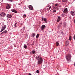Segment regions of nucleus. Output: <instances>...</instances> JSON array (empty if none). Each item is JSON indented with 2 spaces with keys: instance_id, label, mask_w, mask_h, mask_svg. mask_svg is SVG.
I'll use <instances>...</instances> for the list:
<instances>
[{
  "instance_id": "nucleus-1",
  "label": "nucleus",
  "mask_w": 75,
  "mask_h": 75,
  "mask_svg": "<svg viewBox=\"0 0 75 75\" xmlns=\"http://www.w3.org/2000/svg\"><path fill=\"white\" fill-rule=\"evenodd\" d=\"M35 59L38 60L37 64L38 65H41L42 63L43 59L40 55H38L35 57Z\"/></svg>"
},
{
  "instance_id": "nucleus-2",
  "label": "nucleus",
  "mask_w": 75,
  "mask_h": 75,
  "mask_svg": "<svg viewBox=\"0 0 75 75\" xmlns=\"http://www.w3.org/2000/svg\"><path fill=\"white\" fill-rule=\"evenodd\" d=\"M66 59L67 60V62L68 63H69L70 62H71V53H69L66 56Z\"/></svg>"
},
{
  "instance_id": "nucleus-3",
  "label": "nucleus",
  "mask_w": 75,
  "mask_h": 75,
  "mask_svg": "<svg viewBox=\"0 0 75 75\" xmlns=\"http://www.w3.org/2000/svg\"><path fill=\"white\" fill-rule=\"evenodd\" d=\"M4 23L3 22L2 23L3 26L2 27V28L0 31V33H1V32L3 31V30H4L6 29V27H7V25H4Z\"/></svg>"
},
{
  "instance_id": "nucleus-4",
  "label": "nucleus",
  "mask_w": 75,
  "mask_h": 75,
  "mask_svg": "<svg viewBox=\"0 0 75 75\" xmlns=\"http://www.w3.org/2000/svg\"><path fill=\"white\" fill-rule=\"evenodd\" d=\"M11 5L10 4H6V9H10V8H11Z\"/></svg>"
},
{
  "instance_id": "nucleus-5",
  "label": "nucleus",
  "mask_w": 75,
  "mask_h": 75,
  "mask_svg": "<svg viewBox=\"0 0 75 75\" xmlns=\"http://www.w3.org/2000/svg\"><path fill=\"white\" fill-rule=\"evenodd\" d=\"M6 14L3 12H1L0 14V17H5Z\"/></svg>"
},
{
  "instance_id": "nucleus-6",
  "label": "nucleus",
  "mask_w": 75,
  "mask_h": 75,
  "mask_svg": "<svg viewBox=\"0 0 75 75\" xmlns=\"http://www.w3.org/2000/svg\"><path fill=\"white\" fill-rule=\"evenodd\" d=\"M6 17L8 18H10L12 17V15L10 13H7L6 15Z\"/></svg>"
},
{
  "instance_id": "nucleus-7",
  "label": "nucleus",
  "mask_w": 75,
  "mask_h": 75,
  "mask_svg": "<svg viewBox=\"0 0 75 75\" xmlns=\"http://www.w3.org/2000/svg\"><path fill=\"white\" fill-rule=\"evenodd\" d=\"M42 18L41 21H45V22L46 23V22H47V21H48L47 18L44 17Z\"/></svg>"
},
{
  "instance_id": "nucleus-8",
  "label": "nucleus",
  "mask_w": 75,
  "mask_h": 75,
  "mask_svg": "<svg viewBox=\"0 0 75 75\" xmlns=\"http://www.w3.org/2000/svg\"><path fill=\"white\" fill-rule=\"evenodd\" d=\"M63 13H65L66 14H68V8H64V10L63 11Z\"/></svg>"
},
{
  "instance_id": "nucleus-9",
  "label": "nucleus",
  "mask_w": 75,
  "mask_h": 75,
  "mask_svg": "<svg viewBox=\"0 0 75 75\" xmlns=\"http://www.w3.org/2000/svg\"><path fill=\"white\" fill-rule=\"evenodd\" d=\"M62 21L60 22L57 25L58 27H59V28H61V26H62Z\"/></svg>"
},
{
  "instance_id": "nucleus-10",
  "label": "nucleus",
  "mask_w": 75,
  "mask_h": 75,
  "mask_svg": "<svg viewBox=\"0 0 75 75\" xmlns=\"http://www.w3.org/2000/svg\"><path fill=\"white\" fill-rule=\"evenodd\" d=\"M58 19L56 21L58 22V23H59L60 21H61V16H58Z\"/></svg>"
},
{
  "instance_id": "nucleus-11",
  "label": "nucleus",
  "mask_w": 75,
  "mask_h": 75,
  "mask_svg": "<svg viewBox=\"0 0 75 75\" xmlns=\"http://www.w3.org/2000/svg\"><path fill=\"white\" fill-rule=\"evenodd\" d=\"M75 11H72L70 12V13L71 15H72L73 16H74V15H75Z\"/></svg>"
},
{
  "instance_id": "nucleus-12",
  "label": "nucleus",
  "mask_w": 75,
  "mask_h": 75,
  "mask_svg": "<svg viewBox=\"0 0 75 75\" xmlns=\"http://www.w3.org/2000/svg\"><path fill=\"white\" fill-rule=\"evenodd\" d=\"M36 52H35V50H33L30 53V55H32V54H36Z\"/></svg>"
},
{
  "instance_id": "nucleus-13",
  "label": "nucleus",
  "mask_w": 75,
  "mask_h": 75,
  "mask_svg": "<svg viewBox=\"0 0 75 75\" xmlns=\"http://www.w3.org/2000/svg\"><path fill=\"white\" fill-rule=\"evenodd\" d=\"M28 7L30 10H33V7L32 5H29L28 6Z\"/></svg>"
},
{
  "instance_id": "nucleus-14",
  "label": "nucleus",
  "mask_w": 75,
  "mask_h": 75,
  "mask_svg": "<svg viewBox=\"0 0 75 75\" xmlns=\"http://www.w3.org/2000/svg\"><path fill=\"white\" fill-rule=\"evenodd\" d=\"M11 11L12 12H13V13H17V11L14 9H12L11 10Z\"/></svg>"
},
{
  "instance_id": "nucleus-15",
  "label": "nucleus",
  "mask_w": 75,
  "mask_h": 75,
  "mask_svg": "<svg viewBox=\"0 0 75 75\" xmlns=\"http://www.w3.org/2000/svg\"><path fill=\"white\" fill-rule=\"evenodd\" d=\"M45 25H42L41 26V29L42 30H44L45 28Z\"/></svg>"
},
{
  "instance_id": "nucleus-16",
  "label": "nucleus",
  "mask_w": 75,
  "mask_h": 75,
  "mask_svg": "<svg viewBox=\"0 0 75 75\" xmlns=\"http://www.w3.org/2000/svg\"><path fill=\"white\" fill-rule=\"evenodd\" d=\"M7 33V30H5L3 32L1 33V34H6Z\"/></svg>"
},
{
  "instance_id": "nucleus-17",
  "label": "nucleus",
  "mask_w": 75,
  "mask_h": 75,
  "mask_svg": "<svg viewBox=\"0 0 75 75\" xmlns=\"http://www.w3.org/2000/svg\"><path fill=\"white\" fill-rule=\"evenodd\" d=\"M63 25H62L63 27H65L67 26V23H63Z\"/></svg>"
},
{
  "instance_id": "nucleus-18",
  "label": "nucleus",
  "mask_w": 75,
  "mask_h": 75,
  "mask_svg": "<svg viewBox=\"0 0 75 75\" xmlns=\"http://www.w3.org/2000/svg\"><path fill=\"white\" fill-rule=\"evenodd\" d=\"M32 37H34L35 36V33H32Z\"/></svg>"
},
{
  "instance_id": "nucleus-19",
  "label": "nucleus",
  "mask_w": 75,
  "mask_h": 75,
  "mask_svg": "<svg viewBox=\"0 0 75 75\" xmlns=\"http://www.w3.org/2000/svg\"><path fill=\"white\" fill-rule=\"evenodd\" d=\"M54 9H56V10H59V8L57 6H54Z\"/></svg>"
},
{
  "instance_id": "nucleus-20",
  "label": "nucleus",
  "mask_w": 75,
  "mask_h": 75,
  "mask_svg": "<svg viewBox=\"0 0 75 75\" xmlns=\"http://www.w3.org/2000/svg\"><path fill=\"white\" fill-rule=\"evenodd\" d=\"M24 48H25V49H27V45H24Z\"/></svg>"
},
{
  "instance_id": "nucleus-21",
  "label": "nucleus",
  "mask_w": 75,
  "mask_h": 75,
  "mask_svg": "<svg viewBox=\"0 0 75 75\" xmlns=\"http://www.w3.org/2000/svg\"><path fill=\"white\" fill-rule=\"evenodd\" d=\"M22 9L23 10H26V7H25V6H24L22 8Z\"/></svg>"
},
{
  "instance_id": "nucleus-22",
  "label": "nucleus",
  "mask_w": 75,
  "mask_h": 75,
  "mask_svg": "<svg viewBox=\"0 0 75 75\" xmlns=\"http://www.w3.org/2000/svg\"><path fill=\"white\" fill-rule=\"evenodd\" d=\"M56 45H57V46H58V45H59V42H56Z\"/></svg>"
},
{
  "instance_id": "nucleus-23",
  "label": "nucleus",
  "mask_w": 75,
  "mask_h": 75,
  "mask_svg": "<svg viewBox=\"0 0 75 75\" xmlns=\"http://www.w3.org/2000/svg\"><path fill=\"white\" fill-rule=\"evenodd\" d=\"M39 36H40V34H37V35H36V38H38V37H39Z\"/></svg>"
},
{
  "instance_id": "nucleus-24",
  "label": "nucleus",
  "mask_w": 75,
  "mask_h": 75,
  "mask_svg": "<svg viewBox=\"0 0 75 75\" xmlns=\"http://www.w3.org/2000/svg\"><path fill=\"white\" fill-rule=\"evenodd\" d=\"M71 39H72V37H71V36H69V40H70V41H71Z\"/></svg>"
},
{
  "instance_id": "nucleus-25",
  "label": "nucleus",
  "mask_w": 75,
  "mask_h": 75,
  "mask_svg": "<svg viewBox=\"0 0 75 75\" xmlns=\"http://www.w3.org/2000/svg\"><path fill=\"white\" fill-rule=\"evenodd\" d=\"M7 1H10L11 2H13V1H14L13 0H6Z\"/></svg>"
},
{
  "instance_id": "nucleus-26",
  "label": "nucleus",
  "mask_w": 75,
  "mask_h": 75,
  "mask_svg": "<svg viewBox=\"0 0 75 75\" xmlns=\"http://www.w3.org/2000/svg\"><path fill=\"white\" fill-rule=\"evenodd\" d=\"M26 16H27L26 15L24 14L23 15V18H25V17H26Z\"/></svg>"
},
{
  "instance_id": "nucleus-27",
  "label": "nucleus",
  "mask_w": 75,
  "mask_h": 75,
  "mask_svg": "<svg viewBox=\"0 0 75 75\" xmlns=\"http://www.w3.org/2000/svg\"><path fill=\"white\" fill-rule=\"evenodd\" d=\"M17 23H15L14 24V26L15 27H17Z\"/></svg>"
},
{
  "instance_id": "nucleus-28",
  "label": "nucleus",
  "mask_w": 75,
  "mask_h": 75,
  "mask_svg": "<svg viewBox=\"0 0 75 75\" xmlns=\"http://www.w3.org/2000/svg\"><path fill=\"white\" fill-rule=\"evenodd\" d=\"M24 28H23V30L22 29L21 30V31H22V30L23 31V32H22V33H24V30H25V29H24Z\"/></svg>"
},
{
  "instance_id": "nucleus-29",
  "label": "nucleus",
  "mask_w": 75,
  "mask_h": 75,
  "mask_svg": "<svg viewBox=\"0 0 75 75\" xmlns=\"http://www.w3.org/2000/svg\"><path fill=\"white\" fill-rule=\"evenodd\" d=\"M39 72H40V71H39V70H37L36 71V73H37V74H38V73H39Z\"/></svg>"
},
{
  "instance_id": "nucleus-30",
  "label": "nucleus",
  "mask_w": 75,
  "mask_h": 75,
  "mask_svg": "<svg viewBox=\"0 0 75 75\" xmlns=\"http://www.w3.org/2000/svg\"><path fill=\"white\" fill-rule=\"evenodd\" d=\"M53 13H56V12H57V11H56V10L55 9L53 11Z\"/></svg>"
},
{
  "instance_id": "nucleus-31",
  "label": "nucleus",
  "mask_w": 75,
  "mask_h": 75,
  "mask_svg": "<svg viewBox=\"0 0 75 75\" xmlns=\"http://www.w3.org/2000/svg\"><path fill=\"white\" fill-rule=\"evenodd\" d=\"M57 6H58V4H55V6L54 7H57Z\"/></svg>"
},
{
  "instance_id": "nucleus-32",
  "label": "nucleus",
  "mask_w": 75,
  "mask_h": 75,
  "mask_svg": "<svg viewBox=\"0 0 75 75\" xmlns=\"http://www.w3.org/2000/svg\"><path fill=\"white\" fill-rule=\"evenodd\" d=\"M35 44V42H33L32 43V45H34Z\"/></svg>"
},
{
  "instance_id": "nucleus-33",
  "label": "nucleus",
  "mask_w": 75,
  "mask_h": 75,
  "mask_svg": "<svg viewBox=\"0 0 75 75\" xmlns=\"http://www.w3.org/2000/svg\"><path fill=\"white\" fill-rule=\"evenodd\" d=\"M51 6H50L49 8V10H50V9H51Z\"/></svg>"
},
{
  "instance_id": "nucleus-34",
  "label": "nucleus",
  "mask_w": 75,
  "mask_h": 75,
  "mask_svg": "<svg viewBox=\"0 0 75 75\" xmlns=\"http://www.w3.org/2000/svg\"><path fill=\"white\" fill-rule=\"evenodd\" d=\"M73 38L74 40H75V34L74 35V36L73 37Z\"/></svg>"
},
{
  "instance_id": "nucleus-35",
  "label": "nucleus",
  "mask_w": 75,
  "mask_h": 75,
  "mask_svg": "<svg viewBox=\"0 0 75 75\" xmlns=\"http://www.w3.org/2000/svg\"><path fill=\"white\" fill-rule=\"evenodd\" d=\"M62 2H66V1H65V0H62Z\"/></svg>"
},
{
  "instance_id": "nucleus-36",
  "label": "nucleus",
  "mask_w": 75,
  "mask_h": 75,
  "mask_svg": "<svg viewBox=\"0 0 75 75\" xmlns=\"http://www.w3.org/2000/svg\"><path fill=\"white\" fill-rule=\"evenodd\" d=\"M26 44H27V45H30V43L27 42H26Z\"/></svg>"
},
{
  "instance_id": "nucleus-37",
  "label": "nucleus",
  "mask_w": 75,
  "mask_h": 75,
  "mask_svg": "<svg viewBox=\"0 0 75 75\" xmlns=\"http://www.w3.org/2000/svg\"><path fill=\"white\" fill-rule=\"evenodd\" d=\"M61 34H62V35H63L64 34V33H63V31L61 32Z\"/></svg>"
},
{
  "instance_id": "nucleus-38",
  "label": "nucleus",
  "mask_w": 75,
  "mask_h": 75,
  "mask_svg": "<svg viewBox=\"0 0 75 75\" xmlns=\"http://www.w3.org/2000/svg\"><path fill=\"white\" fill-rule=\"evenodd\" d=\"M64 16H65V15H64V14H62V17H64Z\"/></svg>"
},
{
  "instance_id": "nucleus-39",
  "label": "nucleus",
  "mask_w": 75,
  "mask_h": 75,
  "mask_svg": "<svg viewBox=\"0 0 75 75\" xmlns=\"http://www.w3.org/2000/svg\"><path fill=\"white\" fill-rule=\"evenodd\" d=\"M66 44H67V45H69V43H67Z\"/></svg>"
},
{
  "instance_id": "nucleus-40",
  "label": "nucleus",
  "mask_w": 75,
  "mask_h": 75,
  "mask_svg": "<svg viewBox=\"0 0 75 75\" xmlns=\"http://www.w3.org/2000/svg\"><path fill=\"white\" fill-rule=\"evenodd\" d=\"M67 43H69V41L68 40L67 41Z\"/></svg>"
},
{
  "instance_id": "nucleus-41",
  "label": "nucleus",
  "mask_w": 75,
  "mask_h": 75,
  "mask_svg": "<svg viewBox=\"0 0 75 75\" xmlns=\"http://www.w3.org/2000/svg\"><path fill=\"white\" fill-rule=\"evenodd\" d=\"M28 75H32L30 73H29Z\"/></svg>"
},
{
  "instance_id": "nucleus-42",
  "label": "nucleus",
  "mask_w": 75,
  "mask_h": 75,
  "mask_svg": "<svg viewBox=\"0 0 75 75\" xmlns=\"http://www.w3.org/2000/svg\"><path fill=\"white\" fill-rule=\"evenodd\" d=\"M74 23H75V19H74Z\"/></svg>"
},
{
  "instance_id": "nucleus-43",
  "label": "nucleus",
  "mask_w": 75,
  "mask_h": 75,
  "mask_svg": "<svg viewBox=\"0 0 75 75\" xmlns=\"http://www.w3.org/2000/svg\"><path fill=\"white\" fill-rule=\"evenodd\" d=\"M69 18H70V19H71V16L69 17Z\"/></svg>"
},
{
  "instance_id": "nucleus-44",
  "label": "nucleus",
  "mask_w": 75,
  "mask_h": 75,
  "mask_svg": "<svg viewBox=\"0 0 75 75\" xmlns=\"http://www.w3.org/2000/svg\"><path fill=\"white\" fill-rule=\"evenodd\" d=\"M21 25H23L22 23H21Z\"/></svg>"
},
{
  "instance_id": "nucleus-45",
  "label": "nucleus",
  "mask_w": 75,
  "mask_h": 75,
  "mask_svg": "<svg viewBox=\"0 0 75 75\" xmlns=\"http://www.w3.org/2000/svg\"><path fill=\"white\" fill-rule=\"evenodd\" d=\"M69 30H70V28H69Z\"/></svg>"
},
{
  "instance_id": "nucleus-46",
  "label": "nucleus",
  "mask_w": 75,
  "mask_h": 75,
  "mask_svg": "<svg viewBox=\"0 0 75 75\" xmlns=\"http://www.w3.org/2000/svg\"><path fill=\"white\" fill-rule=\"evenodd\" d=\"M52 31H53V30H52Z\"/></svg>"
}]
</instances>
